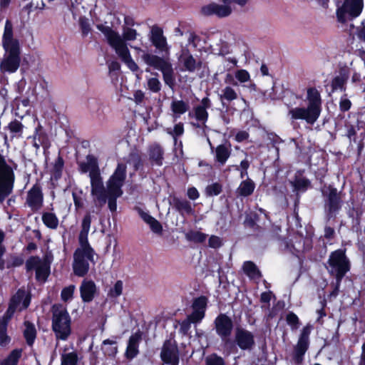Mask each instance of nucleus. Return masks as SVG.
<instances>
[{
  "label": "nucleus",
  "instance_id": "obj_14",
  "mask_svg": "<svg viewBox=\"0 0 365 365\" xmlns=\"http://www.w3.org/2000/svg\"><path fill=\"white\" fill-rule=\"evenodd\" d=\"M178 65L182 72L194 73L202 67V61L194 58L187 48H182L178 56Z\"/></svg>",
  "mask_w": 365,
  "mask_h": 365
},
{
  "label": "nucleus",
  "instance_id": "obj_10",
  "mask_svg": "<svg viewBox=\"0 0 365 365\" xmlns=\"http://www.w3.org/2000/svg\"><path fill=\"white\" fill-rule=\"evenodd\" d=\"M15 174L4 158L0 155V202H3L13 191Z\"/></svg>",
  "mask_w": 365,
  "mask_h": 365
},
{
  "label": "nucleus",
  "instance_id": "obj_16",
  "mask_svg": "<svg viewBox=\"0 0 365 365\" xmlns=\"http://www.w3.org/2000/svg\"><path fill=\"white\" fill-rule=\"evenodd\" d=\"M212 106L211 101L209 98L205 97L200 103L194 106L192 110L189 112L188 116L190 118H195L197 121L196 125L198 128L205 126V123L208 119L207 109Z\"/></svg>",
  "mask_w": 365,
  "mask_h": 365
},
{
  "label": "nucleus",
  "instance_id": "obj_8",
  "mask_svg": "<svg viewBox=\"0 0 365 365\" xmlns=\"http://www.w3.org/2000/svg\"><path fill=\"white\" fill-rule=\"evenodd\" d=\"M328 270L336 277V287L331 295L338 294L339 288L342 278L350 269V262L345 254V250H337L332 252L328 260Z\"/></svg>",
  "mask_w": 365,
  "mask_h": 365
},
{
  "label": "nucleus",
  "instance_id": "obj_48",
  "mask_svg": "<svg viewBox=\"0 0 365 365\" xmlns=\"http://www.w3.org/2000/svg\"><path fill=\"white\" fill-rule=\"evenodd\" d=\"M8 128L11 133L21 135L24 125L19 120H14L9 123L8 125Z\"/></svg>",
  "mask_w": 365,
  "mask_h": 365
},
{
  "label": "nucleus",
  "instance_id": "obj_62",
  "mask_svg": "<svg viewBox=\"0 0 365 365\" xmlns=\"http://www.w3.org/2000/svg\"><path fill=\"white\" fill-rule=\"evenodd\" d=\"M138 213L140 217L146 222L148 225L153 220V217L150 215L148 213L144 212L142 210H139Z\"/></svg>",
  "mask_w": 365,
  "mask_h": 365
},
{
  "label": "nucleus",
  "instance_id": "obj_18",
  "mask_svg": "<svg viewBox=\"0 0 365 365\" xmlns=\"http://www.w3.org/2000/svg\"><path fill=\"white\" fill-rule=\"evenodd\" d=\"M214 324L217 335L222 341H227L233 329L232 320L226 314H220L215 319Z\"/></svg>",
  "mask_w": 365,
  "mask_h": 365
},
{
  "label": "nucleus",
  "instance_id": "obj_26",
  "mask_svg": "<svg viewBox=\"0 0 365 365\" xmlns=\"http://www.w3.org/2000/svg\"><path fill=\"white\" fill-rule=\"evenodd\" d=\"M140 341L141 334L140 332H135L130 336L125 352V356L126 359L131 360L138 354V347Z\"/></svg>",
  "mask_w": 365,
  "mask_h": 365
},
{
  "label": "nucleus",
  "instance_id": "obj_44",
  "mask_svg": "<svg viewBox=\"0 0 365 365\" xmlns=\"http://www.w3.org/2000/svg\"><path fill=\"white\" fill-rule=\"evenodd\" d=\"M222 192V185L219 182H214L207 185L205 188V194L207 196H216Z\"/></svg>",
  "mask_w": 365,
  "mask_h": 365
},
{
  "label": "nucleus",
  "instance_id": "obj_25",
  "mask_svg": "<svg viewBox=\"0 0 365 365\" xmlns=\"http://www.w3.org/2000/svg\"><path fill=\"white\" fill-rule=\"evenodd\" d=\"M210 145L212 153L214 154V159L215 163H218L220 166H223L231 155V147L227 144H221L217 145L215 150L212 146L210 141L208 140Z\"/></svg>",
  "mask_w": 365,
  "mask_h": 365
},
{
  "label": "nucleus",
  "instance_id": "obj_6",
  "mask_svg": "<svg viewBox=\"0 0 365 365\" xmlns=\"http://www.w3.org/2000/svg\"><path fill=\"white\" fill-rule=\"evenodd\" d=\"M126 168L125 163L118 162L115 171L106 182L105 204L108 202V208L112 212L116 211L117 199L123 195L122 187L126 178Z\"/></svg>",
  "mask_w": 365,
  "mask_h": 365
},
{
  "label": "nucleus",
  "instance_id": "obj_12",
  "mask_svg": "<svg viewBox=\"0 0 365 365\" xmlns=\"http://www.w3.org/2000/svg\"><path fill=\"white\" fill-rule=\"evenodd\" d=\"M324 197V207L328 215L331 217L335 215L341 209L342 200L336 188L331 186H324L322 190Z\"/></svg>",
  "mask_w": 365,
  "mask_h": 365
},
{
  "label": "nucleus",
  "instance_id": "obj_49",
  "mask_svg": "<svg viewBox=\"0 0 365 365\" xmlns=\"http://www.w3.org/2000/svg\"><path fill=\"white\" fill-rule=\"evenodd\" d=\"M235 76L236 79L241 83L248 82L250 80V75L245 69L237 70L235 72Z\"/></svg>",
  "mask_w": 365,
  "mask_h": 365
},
{
  "label": "nucleus",
  "instance_id": "obj_38",
  "mask_svg": "<svg viewBox=\"0 0 365 365\" xmlns=\"http://www.w3.org/2000/svg\"><path fill=\"white\" fill-rule=\"evenodd\" d=\"M123 162L133 165L135 170H138L142 164L141 157L137 152L130 153L127 159Z\"/></svg>",
  "mask_w": 365,
  "mask_h": 365
},
{
  "label": "nucleus",
  "instance_id": "obj_39",
  "mask_svg": "<svg viewBox=\"0 0 365 365\" xmlns=\"http://www.w3.org/2000/svg\"><path fill=\"white\" fill-rule=\"evenodd\" d=\"M78 358L76 351L63 353L61 355V365H76Z\"/></svg>",
  "mask_w": 365,
  "mask_h": 365
},
{
  "label": "nucleus",
  "instance_id": "obj_41",
  "mask_svg": "<svg viewBox=\"0 0 365 365\" xmlns=\"http://www.w3.org/2000/svg\"><path fill=\"white\" fill-rule=\"evenodd\" d=\"M49 266L44 262L36 271V278L41 282H44L49 275Z\"/></svg>",
  "mask_w": 365,
  "mask_h": 365
},
{
  "label": "nucleus",
  "instance_id": "obj_20",
  "mask_svg": "<svg viewBox=\"0 0 365 365\" xmlns=\"http://www.w3.org/2000/svg\"><path fill=\"white\" fill-rule=\"evenodd\" d=\"M43 202V195L41 186L38 184H35L28 191L26 204L33 212L39 210Z\"/></svg>",
  "mask_w": 365,
  "mask_h": 365
},
{
  "label": "nucleus",
  "instance_id": "obj_53",
  "mask_svg": "<svg viewBox=\"0 0 365 365\" xmlns=\"http://www.w3.org/2000/svg\"><path fill=\"white\" fill-rule=\"evenodd\" d=\"M208 245L214 249L219 248L222 245V240L218 236L211 235L208 240Z\"/></svg>",
  "mask_w": 365,
  "mask_h": 365
},
{
  "label": "nucleus",
  "instance_id": "obj_43",
  "mask_svg": "<svg viewBox=\"0 0 365 365\" xmlns=\"http://www.w3.org/2000/svg\"><path fill=\"white\" fill-rule=\"evenodd\" d=\"M162 84L157 77L147 79V88L153 93H158L161 90Z\"/></svg>",
  "mask_w": 365,
  "mask_h": 365
},
{
  "label": "nucleus",
  "instance_id": "obj_36",
  "mask_svg": "<svg viewBox=\"0 0 365 365\" xmlns=\"http://www.w3.org/2000/svg\"><path fill=\"white\" fill-rule=\"evenodd\" d=\"M116 341L110 339H106L103 341V351L108 356H115L118 352Z\"/></svg>",
  "mask_w": 365,
  "mask_h": 365
},
{
  "label": "nucleus",
  "instance_id": "obj_4",
  "mask_svg": "<svg viewBox=\"0 0 365 365\" xmlns=\"http://www.w3.org/2000/svg\"><path fill=\"white\" fill-rule=\"evenodd\" d=\"M78 166L81 173H89L91 195L93 197V203L98 209H101L105 205V186L97 158L93 155H88L86 157V161L80 163Z\"/></svg>",
  "mask_w": 365,
  "mask_h": 365
},
{
  "label": "nucleus",
  "instance_id": "obj_3",
  "mask_svg": "<svg viewBox=\"0 0 365 365\" xmlns=\"http://www.w3.org/2000/svg\"><path fill=\"white\" fill-rule=\"evenodd\" d=\"M2 46L4 54L0 63V69L2 72L14 73L20 66V46L18 39L14 36L13 25L9 20L5 22Z\"/></svg>",
  "mask_w": 365,
  "mask_h": 365
},
{
  "label": "nucleus",
  "instance_id": "obj_60",
  "mask_svg": "<svg viewBox=\"0 0 365 365\" xmlns=\"http://www.w3.org/2000/svg\"><path fill=\"white\" fill-rule=\"evenodd\" d=\"M73 198L74 205L76 209L82 208L83 207L84 200L81 197L80 195L77 194L76 192H73Z\"/></svg>",
  "mask_w": 365,
  "mask_h": 365
},
{
  "label": "nucleus",
  "instance_id": "obj_24",
  "mask_svg": "<svg viewBox=\"0 0 365 365\" xmlns=\"http://www.w3.org/2000/svg\"><path fill=\"white\" fill-rule=\"evenodd\" d=\"M207 304V299L204 296L197 297L194 300L192 303V312L190 314L194 324L201 322L204 318Z\"/></svg>",
  "mask_w": 365,
  "mask_h": 365
},
{
  "label": "nucleus",
  "instance_id": "obj_31",
  "mask_svg": "<svg viewBox=\"0 0 365 365\" xmlns=\"http://www.w3.org/2000/svg\"><path fill=\"white\" fill-rule=\"evenodd\" d=\"M24 336L26 340L27 344L29 346H31L36 336V330L34 324L29 322H24Z\"/></svg>",
  "mask_w": 365,
  "mask_h": 365
},
{
  "label": "nucleus",
  "instance_id": "obj_61",
  "mask_svg": "<svg viewBox=\"0 0 365 365\" xmlns=\"http://www.w3.org/2000/svg\"><path fill=\"white\" fill-rule=\"evenodd\" d=\"M187 196L190 200H195L199 197L200 195L197 190L192 187L187 190Z\"/></svg>",
  "mask_w": 365,
  "mask_h": 365
},
{
  "label": "nucleus",
  "instance_id": "obj_47",
  "mask_svg": "<svg viewBox=\"0 0 365 365\" xmlns=\"http://www.w3.org/2000/svg\"><path fill=\"white\" fill-rule=\"evenodd\" d=\"M123 292V282L118 280L115 282L114 286L110 289L108 296L113 298L118 297Z\"/></svg>",
  "mask_w": 365,
  "mask_h": 365
},
{
  "label": "nucleus",
  "instance_id": "obj_51",
  "mask_svg": "<svg viewBox=\"0 0 365 365\" xmlns=\"http://www.w3.org/2000/svg\"><path fill=\"white\" fill-rule=\"evenodd\" d=\"M206 365H225V361L217 354H212L207 357Z\"/></svg>",
  "mask_w": 365,
  "mask_h": 365
},
{
  "label": "nucleus",
  "instance_id": "obj_46",
  "mask_svg": "<svg viewBox=\"0 0 365 365\" xmlns=\"http://www.w3.org/2000/svg\"><path fill=\"white\" fill-rule=\"evenodd\" d=\"M75 289L76 287L73 284L63 288L61 293V299L64 302L71 300L73 298Z\"/></svg>",
  "mask_w": 365,
  "mask_h": 365
},
{
  "label": "nucleus",
  "instance_id": "obj_5",
  "mask_svg": "<svg viewBox=\"0 0 365 365\" xmlns=\"http://www.w3.org/2000/svg\"><path fill=\"white\" fill-rule=\"evenodd\" d=\"M307 107H295L289 109L288 115L292 120H304L313 125L321 113L322 100L319 92L315 88L307 89Z\"/></svg>",
  "mask_w": 365,
  "mask_h": 365
},
{
  "label": "nucleus",
  "instance_id": "obj_58",
  "mask_svg": "<svg viewBox=\"0 0 365 365\" xmlns=\"http://www.w3.org/2000/svg\"><path fill=\"white\" fill-rule=\"evenodd\" d=\"M6 323L0 322V344L5 345L8 342L7 336L5 334Z\"/></svg>",
  "mask_w": 365,
  "mask_h": 365
},
{
  "label": "nucleus",
  "instance_id": "obj_34",
  "mask_svg": "<svg viewBox=\"0 0 365 365\" xmlns=\"http://www.w3.org/2000/svg\"><path fill=\"white\" fill-rule=\"evenodd\" d=\"M238 97L237 93L235 90L231 86H225L224 88L221 90V93L220 94V98L222 102L224 101H227L230 102L237 99Z\"/></svg>",
  "mask_w": 365,
  "mask_h": 365
},
{
  "label": "nucleus",
  "instance_id": "obj_55",
  "mask_svg": "<svg viewBox=\"0 0 365 365\" xmlns=\"http://www.w3.org/2000/svg\"><path fill=\"white\" fill-rule=\"evenodd\" d=\"M168 133L173 135L174 138H175L178 136L182 135L184 133L183 124L182 123H178L175 124L173 130L172 131H168Z\"/></svg>",
  "mask_w": 365,
  "mask_h": 365
},
{
  "label": "nucleus",
  "instance_id": "obj_54",
  "mask_svg": "<svg viewBox=\"0 0 365 365\" xmlns=\"http://www.w3.org/2000/svg\"><path fill=\"white\" fill-rule=\"evenodd\" d=\"M309 185V181L306 178H297L294 187L298 190H305Z\"/></svg>",
  "mask_w": 365,
  "mask_h": 365
},
{
  "label": "nucleus",
  "instance_id": "obj_27",
  "mask_svg": "<svg viewBox=\"0 0 365 365\" xmlns=\"http://www.w3.org/2000/svg\"><path fill=\"white\" fill-rule=\"evenodd\" d=\"M149 160L153 164L160 166L163 165L164 150L157 143L151 144L148 149Z\"/></svg>",
  "mask_w": 365,
  "mask_h": 365
},
{
  "label": "nucleus",
  "instance_id": "obj_33",
  "mask_svg": "<svg viewBox=\"0 0 365 365\" xmlns=\"http://www.w3.org/2000/svg\"><path fill=\"white\" fill-rule=\"evenodd\" d=\"M43 224L48 228L56 229L58 225V219L54 213L44 212L42 215Z\"/></svg>",
  "mask_w": 365,
  "mask_h": 365
},
{
  "label": "nucleus",
  "instance_id": "obj_35",
  "mask_svg": "<svg viewBox=\"0 0 365 365\" xmlns=\"http://www.w3.org/2000/svg\"><path fill=\"white\" fill-rule=\"evenodd\" d=\"M185 238L190 242L201 243L205 241L207 235L200 231L190 230L185 233Z\"/></svg>",
  "mask_w": 365,
  "mask_h": 365
},
{
  "label": "nucleus",
  "instance_id": "obj_2",
  "mask_svg": "<svg viewBox=\"0 0 365 365\" xmlns=\"http://www.w3.org/2000/svg\"><path fill=\"white\" fill-rule=\"evenodd\" d=\"M98 29L105 35L109 45L115 50L120 60L133 72L139 70L138 66L133 61L130 53L125 41H134L137 38L136 30L124 27L123 29V37L109 26L103 25L98 26Z\"/></svg>",
  "mask_w": 365,
  "mask_h": 365
},
{
  "label": "nucleus",
  "instance_id": "obj_42",
  "mask_svg": "<svg viewBox=\"0 0 365 365\" xmlns=\"http://www.w3.org/2000/svg\"><path fill=\"white\" fill-rule=\"evenodd\" d=\"M175 207L182 214H192L193 212L190 203L185 200L176 201Z\"/></svg>",
  "mask_w": 365,
  "mask_h": 365
},
{
  "label": "nucleus",
  "instance_id": "obj_37",
  "mask_svg": "<svg viewBox=\"0 0 365 365\" xmlns=\"http://www.w3.org/2000/svg\"><path fill=\"white\" fill-rule=\"evenodd\" d=\"M21 349H14L9 355L2 361L3 365H17L19 359L21 357Z\"/></svg>",
  "mask_w": 365,
  "mask_h": 365
},
{
  "label": "nucleus",
  "instance_id": "obj_15",
  "mask_svg": "<svg viewBox=\"0 0 365 365\" xmlns=\"http://www.w3.org/2000/svg\"><path fill=\"white\" fill-rule=\"evenodd\" d=\"M30 297L24 289H19L11 299L9 308L6 313L7 319H10L15 312L26 309L30 304Z\"/></svg>",
  "mask_w": 365,
  "mask_h": 365
},
{
  "label": "nucleus",
  "instance_id": "obj_11",
  "mask_svg": "<svg viewBox=\"0 0 365 365\" xmlns=\"http://www.w3.org/2000/svg\"><path fill=\"white\" fill-rule=\"evenodd\" d=\"M363 7V0H344L341 6H338L336 10L338 21L345 23L358 17L361 14Z\"/></svg>",
  "mask_w": 365,
  "mask_h": 365
},
{
  "label": "nucleus",
  "instance_id": "obj_64",
  "mask_svg": "<svg viewBox=\"0 0 365 365\" xmlns=\"http://www.w3.org/2000/svg\"><path fill=\"white\" fill-rule=\"evenodd\" d=\"M249 134L246 131H240L236 134L235 139L238 142H242L247 140Z\"/></svg>",
  "mask_w": 365,
  "mask_h": 365
},
{
  "label": "nucleus",
  "instance_id": "obj_40",
  "mask_svg": "<svg viewBox=\"0 0 365 365\" xmlns=\"http://www.w3.org/2000/svg\"><path fill=\"white\" fill-rule=\"evenodd\" d=\"M45 262L38 257H31L26 262L27 271L35 269L36 271Z\"/></svg>",
  "mask_w": 365,
  "mask_h": 365
},
{
  "label": "nucleus",
  "instance_id": "obj_59",
  "mask_svg": "<svg viewBox=\"0 0 365 365\" xmlns=\"http://www.w3.org/2000/svg\"><path fill=\"white\" fill-rule=\"evenodd\" d=\"M351 106V101L344 97H341L339 102V108L341 111H347Z\"/></svg>",
  "mask_w": 365,
  "mask_h": 365
},
{
  "label": "nucleus",
  "instance_id": "obj_21",
  "mask_svg": "<svg viewBox=\"0 0 365 365\" xmlns=\"http://www.w3.org/2000/svg\"><path fill=\"white\" fill-rule=\"evenodd\" d=\"M150 40L153 45L160 51L169 53L170 46L166 37L163 35V29L158 26H153L150 29Z\"/></svg>",
  "mask_w": 365,
  "mask_h": 365
},
{
  "label": "nucleus",
  "instance_id": "obj_19",
  "mask_svg": "<svg viewBox=\"0 0 365 365\" xmlns=\"http://www.w3.org/2000/svg\"><path fill=\"white\" fill-rule=\"evenodd\" d=\"M235 342L242 350H251L255 344L254 334L244 328L238 327L235 331Z\"/></svg>",
  "mask_w": 365,
  "mask_h": 365
},
{
  "label": "nucleus",
  "instance_id": "obj_29",
  "mask_svg": "<svg viewBox=\"0 0 365 365\" xmlns=\"http://www.w3.org/2000/svg\"><path fill=\"white\" fill-rule=\"evenodd\" d=\"M349 78V72L346 68L341 69L339 73L331 81L332 91L338 89L344 91L345 84Z\"/></svg>",
  "mask_w": 365,
  "mask_h": 365
},
{
  "label": "nucleus",
  "instance_id": "obj_63",
  "mask_svg": "<svg viewBox=\"0 0 365 365\" xmlns=\"http://www.w3.org/2000/svg\"><path fill=\"white\" fill-rule=\"evenodd\" d=\"M133 96L136 103H141L144 100L145 94L142 91L138 90L135 92Z\"/></svg>",
  "mask_w": 365,
  "mask_h": 365
},
{
  "label": "nucleus",
  "instance_id": "obj_13",
  "mask_svg": "<svg viewBox=\"0 0 365 365\" xmlns=\"http://www.w3.org/2000/svg\"><path fill=\"white\" fill-rule=\"evenodd\" d=\"M235 7L230 5L228 0H218V2H211L201 8L204 16H216L218 18H226L231 15Z\"/></svg>",
  "mask_w": 365,
  "mask_h": 365
},
{
  "label": "nucleus",
  "instance_id": "obj_50",
  "mask_svg": "<svg viewBox=\"0 0 365 365\" xmlns=\"http://www.w3.org/2000/svg\"><path fill=\"white\" fill-rule=\"evenodd\" d=\"M24 259L21 256L12 255L7 261V267H15L22 265Z\"/></svg>",
  "mask_w": 365,
  "mask_h": 365
},
{
  "label": "nucleus",
  "instance_id": "obj_9",
  "mask_svg": "<svg viewBox=\"0 0 365 365\" xmlns=\"http://www.w3.org/2000/svg\"><path fill=\"white\" fill-rule=\"evenodd\" d=\"M71 319L66 308L61 304L53 306L52 328L58 339L66 340L71 333Z\"/></svg>",
  "mask_w": 365,
  "mask_h": 365
},
{
  "label": "nucleus",
  "instance_id": "obj_23",
  "mask_svg": "<svg viewBox=\"0 0 365 365\" xmlns=\"http://www.w3.org/2000/svg\"><path fill=\"white\" fill-rule=\"evenodd\" d=\"M79 290L82 301L87 303L93 301L98 292L95 282L87 279L82 281Z\"/></svg>",
  "mask_w": 365,
  "mask_h": 365
},
{
  "label": "nucleus",
  "instance_id": "obj_56",
  "mask_svg": "<svg viewBox=\"0 0 365 365\" xmlns=\"http://www.w3.org/2000/svg\"><path fill=\"white\" fill-rule=\"evenodd\" d=\"M150 230L156 233L161 234L163 231V227L161 224L155 218L148 224Z\"/></svg>",
  "mask_w": 365,
  "mask_h": 365
},
{
  "label": "nucleus",
  "instance_id": "obj_32",
  "mask_svg": "<svg viewBox=\"0 0 365 365\" xmlns=\"http://www.w3.org/2000/svg\"><path fill=\"white\" fill-rule=\"evenodd\" d=\"M243 270L245 273L251 279H258L261 277L259 270L252 262H245L243 264Z\"/></svg>",
  "mask_w": 365,
  "mask_h": 365
},
{
  "label": "nucleus",
  "instance_id": "obj_30",
  "mask_svg": "<svg viewBox=\"0 0 365 365\" xmlns=\"http://www.w3.org/2000/svg\"><path fill=\"white\" fill-rule=\"evenodd\" d=\"M255 187V185L254 182L248 178L241 182L237 189V193L240 196L247 197L252 194Z\"/></svg>",
  "mask_w": 365,
  "mask_h": 365
},
{
  "label": "nucleus",
  "instance_id": "obj_52",
  "mask_svg": "<svg viewBox=\"0 0 365 365\" xmlns=\"http://www.w3.org/2000/svg\"><path fill=\"white\" fill-rule=\"evenodd\" d=\"M264 96L267 98H269L271 100H276L281 98V95L277 93V87L273 83V86L271 90H266L264 92Z\"/></svg>",
  "mask_w": 365,
  "mask_h": 365
},
{
  "label": "nucleus",
  "instance_id": "obj_7",
  "mask_svg": "<svg viewBox=\"0 0 365 365\" xmlns=\"http://www.w3.org/2000/svg\"><path fill=\"white\" fill-rule=\"evenodd\" d=\"M133 48L138 52H143L141 56L144 63L148 66L153 67L161 71L165 83L170 88H173L175 83L174 71L171 63L162 57L143 51L140 47Z\"/></svg>",
  "mask_w": 365,
  "mask_h": 365
},
{
  "label": "nucleus",
  "instance_id": "obj_22",
  "mask_svg": "<svg viewBox=\"0 0 365 365\" xmlns=\"http://www.w3.org/2000/svg\"><path fill=\"white\" fill-rule=\"evenodd\" d=\"M162 360L170 365H178L179 356L176 345L171 341H166L160 353Z\"/></svg>",
  "mask_w": 365,
  "mask_h": 365
},
{
  "label": "nucleus",
  "instance_id": "obj_1",
  "mask_svg": "<svg viewBox=\"0 0 365 365\" xmlns=\"http://www.w3.org/2000/svg\"><path fill=\"white\" fill-rule=\"evenodd\" d=\"M91 216L86 214L82 220L81 230L78 235L79 247L73 253V270L78 277L85 276L88 270L90 263L95 264L96 252L88 242V233L91 228Z\"/></svg>",
  "mask_w": 365,
  "mask_h": 365
},
{
  "label": "nucleus",
  "instance_id": "obj_45",
  "mask_svg": "<svg viewBox=\"0 0 365 365\" xmlns=\"http://www.w3.org/2000/svg\"><path fill=\"white\" fill-rule=\"evenodd\" d=\"M286 321L292 330H296L299 327V319L298 317L293 312H289L286 317Z\"/></svg>",
  "mask_w": 365,
  "mask_h": 365
},
{
  "label": "nucleus",
  "instance_id": "obj_28",
  "mask_svg": "<svg viewBox=\"0 0 365 365\" xmlns=\"http://www.w3.org/2000/svg\"><path fill=\"white\" fill-rule=\"evenodd\" d=\"M170 110L174 120H177L182 115L185 114L189 110V104L182 100L176 98L173 99L170 103Z\"/></svg>",
  "mask_w": 365,
  "mask_h": 365
},
{
  "label": "nucleus",
  "instance_id": "obj_17",
  "mask_svg": "<svg viewBox=\"0 0 365 365\" xmlns=\"http://www.w3.org/2000/svg\"><path fill=\"white\" fill-rule=\"evenodd\" d=\"M312 329V326L307 324L302 329L297 344L294 348V359L296 363L299 364L303 360V356L308 349L309 345V335Z\"/></svg>",
  "mask_w": 365,
  "mask_h": 365
},
{
  "label": "nucleus",
  "instance_id": "obj_57",
  "mask_svg": "<svg viewBox=\"0 0 365 365\" xmlns=\"http://www.w3.org/2000/svg\"><path fill=\"white\" fill-rule=\"evenodd\" d=\"M192 323H194V322L192 321V319H191V316L189 315L186 319L183 320L181 323H180V329L181 331L186 334L188 332V331L190 330V327H191V324Z\"/></svg>",
  "mask_w": 365,
  "mask_h": 365
}]
</instances>
